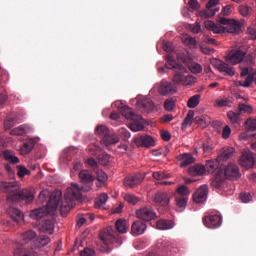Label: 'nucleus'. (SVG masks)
I'll use <instances>...</instances> for the list:
<instances>
[{"label":"nucleus","instance_id":"nucleus-1","mask_svg":"<svg viewBox=\"0 0 256 256\" xmlns=\"http://www.w3.org/2000/svg\"><path fill=\"white\" fill-rule=\"evenodd\" d=\"M0 190L7 194V201L10 203H17L19 201H26L32 203L35 200L32 192L28 189L21 190V184L17 181L0 183Z\"/></svg>","mask_w":256,"mask_h":256},{"label":"nucleus","instance_id":"nucleus-2","mask_svg":"<svg viewBox=\"0 0 256 256\" xmlns=\"http://www.w3.org/2000/svg\"><path fill=\"white\" fill-rule=\"evenodd\" d=\"M78 179H80L81 183L85 186H79L78 184H73L68 189H66L65 200L72 202L74 200H81L82 192L91 191L92 186L91 183L94 182L95 177L88 172V170H82L78 173Z\"/></svg>","mask_w":256,"mask_h":256},{"label":"nucleus","instance_id":"nucleus-3","mask_svg":"<svg viewBox=\"0 0 256 256\" xmlns=\"http://www.w3.org/2000/svg\"><path fill=\"white\" fill-rule=\"evenodd\" d=\"M61 197V191L56 190L52 192V194H50L49 201L48 204H46V207H41L37 208L36 210H32V212H30V217L33 220H40L43 217L54 213L59 207Z\"/></svg>","mask_w":256,"mask_h":256},{"label":"nucleus","instance_id":"nucleus-4","mask_svg":"<svg viewBox=\"0 0 256 256\" xmlns=\"http://www.w3.org/2000/svg\"><path fill=\"white\" fill-rule=\"evenodd\" d=\"M118 109L125 119L132 121L130 124V129H146V127L155 129V127H157L154 122L147 121L143 119V117L136 115V113L133 112V109H131L129 106H121Z\"/></svg>","mask_w":256,"mask_h":256},{"label":"nucleus","instance_id":"nucleus-5","mask_svg":"<svg viewBox=\"0 0 256 256\" xmlns=\"http://www.w3.org/2000/svg\"><path fill=\"white\" fill-rule=\"evenodd\" d=\"M37 236L36 232L33 230H28L21 236V242L15 244L14 246V256H35V253H33L31 250L27 251L22 246L25 244H28L30 241L35 239Z\"/></svg>","mask_w":256,"mask_h":256},{"label":"nucleus","instance_id":"nucleus-6","mask_svg":"<svg viewBox=\"0 0 256 256\" xmlns=\"http://www.w3.org/2000/svg\"><path fill=\"white\" fill-rule=\"evenodd\" d=\"M186 71H178L173 77L174 85H183L184 87H191L197 83V77L193 75H185Z\"/></svg>","mask_w":256,"mask_h":256},{"label":"nucleus","instance_id":"nucleus-7","mask_svg":"<svg viewBox=\"0 0 256 256\" xmlns=\"http://www.w3.org/2000/svg\"><path fill=\"white\" fill-rule=\"evenodd\" d=\"M100 239L105 245L122 243V240L120 239L118 233H116L111 227L100 233Z\"/></svg>","mask_w":256,"mask_h":256},{"label":"nucleus","instance_id":"nucleus-8","mask_svg":"<svg viewBox=\"0 0 256 256\" xmlns=\"http://www.w3.org/2000/svg\"><path fill=\"white\" fill-rule=\"evenodd\" d=\"M178 61H182L188 66L189 71L193 73V75H199L202 73L203 66L197 62H194L191 57H186L185 54H178L177 55Z\"/></svg>","mask_w":256,"mask_h":256},{"label":"nucleus","instance_id":"nucleus-9","mask_svg":"<svg viewBox=\"0 0 256 256\" xmlns=\"http://www.w3.org/2000/svg\"><path fill=\"white\" fill-rule=\"evenodd\" d=\"M211 65H213V67H215V69H217L220 73H224L229 77H234L235 75V68L231 67L229 62L226 63L222 60L213 58L211 60Z\"/></svg>","mask_w":256,"mask_h":256},{"label":"nucleus","instance_id":"nucleus-10","mask_svg":"<svg viewBox=\"0 0 256 256\" xmlns=\"http://www.w3.org/2000/svg\"><path fill=\"white\" fill-rule=\"evenodd\" d=\"M245 55H247V53L243 52L241 49L232 50L225 56V61L229 63V65H239V63H243L245 60Z\"/></svg>","mask_w":256,"mask_h":256},{"label":"nucleus","instance_id":"nucleus-11","mask_svg":"<svg viewBox=\"0 0 256 256\" xmlns=\"http://www.w3.org/2000/svg\"><path fill=\"white\" fill-rule=\"evenodd\" d=\"M240 77H246L245 81H235V87H244L245 89L251 87L253 81H255V76L249 73V67H241Z\"/></svg>","mask_w":256,"mask_h":256},{"label":"nucleus","instance_id":"nucleus-12","mask_svg":"<svg viewBox=\"0 0 256 256\" xmlns=\"http://www.w3.org/2000/svg\"><path fill=\"white\" fill-rule=\"evenodd\" d=\"M220 23L225 25V33H231L232 35H239L241 33V23L239 21L223 18L220 20Z\"/></svg>","mask_w":256,"mask_h":256},{"label":"nucleus","instance_id":"nucleus-13","mask_svg":"<svg viewBox=\"0 0 256 256\" xmlns=\"http://www.w3.org/2000/svg\"><path fill=\"white\" fill-rule=\"evenodd\" d=\"M23 144L21 145V148L19 149V152L21 153V155L23 156H27L29 153H31L33 151V149L35 148V146L40 142V138L39 137H28L26 139H23Z\"/></svg>","mask_w":256,"mask_h":256},{"label":"nucleus","instance_id":"nucleus-14","mask_svg":"<svg viewBox=\"0 0 256 256\" xmlns=\"http://www.w3.org/2000/svg\"><path fill=\"white\" fill-rule=\"evenodd\" d=\"M217 5H219V0H209L206 10L199 12V17H202V19H211L219 11V8H213L217 7Z\"/></svg>","mask_w":256,"mask_h":256},{"label":"nucleus","instance_id":"nucleus-15","mask_svg":"<svg viewBox=\"0 0 256 256\" xmlns=\"http://www.w3.org/2000/svg\"><path fill=\"white\" fill-rule=\"evenodd\" d=\"M136 217L144 222H150L157 218V213L152 208L144 207L136 211Z\"/></svg>","mask_w":256,"mask_h":256},{"label":"nucleus","instance_id":"nucleus-16","mask_svg":"<svg viewBox=\"0 0 256 256\" xmlns=\"http://www.w3.org/2000/svg\"><path fill=\"white\" fill-rule=\"evenodd\" d=\"M154 203L164 209L169 207L170 195L168 192L159 190L154 195Z\"/></svg>","mask_w":256,"mask_h":256},{"label":"nucleus","instance_id":"nucleus-17","mask_svg":"<svg viewBox=\"0 0 256 256\" xmlns=\"http://www.w3.org/2000/svg\"><path fill=\"white\" fill-rule=\"evenodd\" d=\"M202 222L209 229H217L221 227L222 219L220 215H207L203 217Z\"/></svg>","mask_w":256,"mask_h":256},{"label":"nucleus","instance_id":"nucleus-18","mask_svg":"<svg viewBox=\"0 0 256 256\" xmlns=\"http://www.w3.org/2000/svg\"><path fill=\"white\" fill-rule=\"evenodd\" d=\"M211 187L213 189L221 190V191H228L229 184L227 180L220 174H215L213 178H211Z\"/></svg>","mask_w":256,"mask_h":256},{"label":"nucleus","instance_id":"nucleus-19","mask_svg":"<svg viewBox=\"0 0 256 256\" xmlns=\"http://www.w3.org/2000/svg\"><path fill=\"white\" fill-rule=\"evenodd\" d=\"M223 174L225 175L226 179L229 180H237L241 177L239 166L234 163H230L228 166H226Z\"/></svg>","mask_w":256,"mask_h":256},{"label":"nucleus","instance_id":"nucleus-20","mask_svg":"<svg viewBox=\"0 0 256 256\" xmlns=\"http://www.w3.org/2000/svg\"><path fill=\"white\" fill-rule=\"evenodd\" d=\"M254 164H255V158L253 157L251 151H248V150L242 151V154L240 157L241 167L250 169V168H253Z\"/></svg>","mask_w":256,"mask_h":256},{"label":"nucleus","instance_id":"nucleus-21","mask_svg":"<svg viewBox=\"0 0 256 256\" xmlns=\"http://www.w3.org/2000/svg\"><path fill=\"white\" fill-rule=\"evenodd\" d=\"M135 145L138 147L151 148V147H155L156 140L154 139L153 136L142 135L135 139Z\"/></svg>","mask_w":256,"mask_h":256},{"label":"nucleus","instance_id":"nucleus-22","mask_svg":"<svg viewBox=\"0 0 256 256\" xmlns=\"http://www.w3.org/2000/svg\"><path fill=\"white\" fill-rule=\"evenodd\" d=\"M143 179H145L143 174H135L124 178L123 184L127 188L133 189L135 186L141 184Z\"/></svg>","mask_w":256,"mask_h":256},{"label":"nucleus","instance_id":"nucleus-23","mask_svg":"<svg viewBox=\"0 0 256 256\" xmlns=\"http://www.w3.org/2000/svg\"><path fill=\"white\" fill-rule=\"evenodd\" d=\"M108 130H102V129H98L96 130L97 134L103 133V143L105 146H110V145H115L120 141V138L118 135L116 134H108L107 133Z\"/></svg>","mask_w":256,"mask_h":256},{"label":"nucleus","instance_id":"nucleus-24","mask_svg":"<svg viewBox=\"0 0 256 256\" xmlns=\"http://www.w3.org/2000/svg\"><path fill=\"white\" fill-rule=\"evenodd\" d=\"M166 67L168 69H171L172 71H175L177 73L178 71H187V68L183 66V64L177 63V60H175V57L171 55L166 56Z\"/></svg>","mask_w":256,"mask_h":256},{"label":"nucleus","instance_id":"nucleus-25","mask_svg":"<svg viewBox=\"0 0 256 256\" xmlns=\"http://www.w3.org/2000/svg\"><path fill=\"white\" fill-rule=\"evenodd\" d=\"M204 26L207 31H212V33H216L218 35L225 33V26H223L221 22L219 24H216L211 20H206L204 22Z\"/></svg>","mask_w":256,"mask_h":256},{"label":"nucleus","instance_id":"nucleus-26","mask_svg":"<svg viewBox=\"0 0 256 256\" xmlns=\"http://www.w3.org/2000/svg\"><path fill=\"white\" fill-rule=\"evenodd\" d=\"M137 108L142 111V113H151L155 109V103L150 98H145L141 101H138Z\"/></svg>","mask_w":256,"mask_h":256},{"label":"nucleus","instance_id":"nucleus-27","mask_svg":"<svg viewBox=\"0 0 256 256\" xmlns=\"http://www.w3.org/2000/svg\"><path fill=\"white\" fill-rule=\"evenodd\" d=\"M208 196V186H201L199 189H197V192L193 195V200L196 203H203L206 201V198Z\"/></svg>","mask_w":256,"mask_h":256},{"label":"nucleus","instance_id":"nucleus-28","mask_svg":"<svg viewBox=\"0 0 256 256\" xmlns=\"http://www.w3.org/2000/svg\"><path fill=\"white\" fill-rule=\"evenodd\" d=\"M158 93H160V95H173V93H175V89H173V84H171V82H167V81H163L157 88Z\"/></svg>","mask_w":256,"mask_h":256},{"label":"nucleus","instance_id":"nucleus-29","mask_svg":"<svg viewBox=\"0 0 256 256\" xmlns=\"http://www.w3.org/2000/svg\"><path fill=\"white\" fill-rule=\"evenodd\" d=\"M235 153V148H223L217 157L219 162H227L228 159H231L233 154Z\"/></svg>","mask_w":256,"mask_h":256},{"label":"nucleus","instance_id":"nucleus-30","mask_svg":"<svg viewBox=\"0 0 256 256\" xmlns=\"http://www.w3.org/2000/svg\"><path fill=\"white\" fill-rule=\"evenodd\" d=\"M146 229H147V225L144 222L135 221L134 224H132L131 232H132V235L138 236L145 233Z\"/></svg>","mask_w":256,"mask_h":256},{"label":"nucleus","instance_id":"nucleus-31","mask_svg":"<svg viewBox=\"0 0 256 256\" xmlns=\"http://www.w3.org/2000/svg\"><path fill=\"white\" fill-rule=\"evenodd\" d=\"M55 230V222L53 220H45L40 224V231L45 234L52 235Z\"/></svg>","mask_w":256,"mask_h":256},{"label":"nucleus","instance_id":"nucleus-32","mask_svg":"<svg viewBox=\"0 0 256 256\" xmlns=\"http://www.w3.org/2000/svg\"><path fill=\"white\" fill-rule=\"evenodd\" d=\"M180 162V167L185 168L186 166L193 164L196 159L192 156V154H181L176 157Z\"/></svg>","mask_w":256,"mask_h":256},{"label":"nucleus","instance_id":"nucleus-33","mask_svg":"<svg viewBox=\"0 0 256 256\" xmlns=\"http://www.w3.org/2000/svg\"><path fill=\"white\" fill-rule=\"evenodd\" d=\"M7 214H9L11 219H13V221L16 223H20V221H22V219L24 218V214H22L19 209L14 207H10L9 209H7Z\"/></svg>","mask_w":256,"mask_h":256},{"label":"nucleus","instance_id":"nucleus-34","mask_svg":"<svg viewBox=\"0 0 256 256\" xmlns=\"http://www.w3.org/2000/svg\"><path fill=\"white\" fill-rule=\"evenodd\" d=\"M181 40L186 47H189V49H197V40L193 36L189 34H182Z\"/></svg>","mask_w":256,"mask_h":256},{"label":"nucleus","instance_id":"nucleus-35","mask_svg":"<svg viewBox=\"0 0 256 256\" xmlns=\"http://www.w3.org/2000/svg\"><path fill=\"white\" fill-rule=\"evenodd\" d=\"M206 172L205 166H202L200 164H197L195 166H191L188 168V174H190L193 177H200L203 176Z\"/></svg>","mask_w":256,"mask_h":256},{"label":"nucleus","instance_id":"nucleus-36","mask_svg":"<svg viewBox=\"0 0 256 256\" xmlns=\"http://www.w3.org/2000/svg\"><path fill=\"white\" fill-rule=\"evenodd\" d=\"M115 228L117 232L120 234H126L129 230V226L127 225V221L124 219H119L115 222Z\"/></svg>","mask_w":256,"mask_h":256},{"label":"nucleus","instance_id":"nucleus-37","mask_svg":"<svg viewBox=\"0 0 256 256\" xmlns=\"http://www.w3.org/2000/svg\"><path fill=\"white\" fill-rule=\"evenodd\" d=\"M2 155H3V159H5L7 162L13 165H16L20 162V159L14 156L12 151H9V150L3 151Z\"/></svg>","mask_w":256,"mask_h":256},{"label":"nucleus","instance_id":"nucleus-38","mask_svg":"<svg viewBox=\"0 0 256 256\" xmlns=\"http://www.w3.org/2000/svg\"><path fill=\"white\" fill-rule=\"evenodd\" d=\"M175 197V205L178 208V212H182L185 210L186 206H187V197H178V196H174Z\"/></svg>","mask_w":256,"mask_h":256},{"label":"nucleus","instance_id":"nucleus-39","mask_svg":"<svg viewBox=\"0 0 256 256\" xmlns=\"http://www.w3.org/2000/svg\"><path fill=\"white\" fill-rule=\"evenodd\" d=\"M220 160H207L206 161V165H205V169L207 170V172L209 174H213L214 171L217 170Z\"/></svg>","mask_w":256,"mask_h":256},{"label":"nucleus","instance_id":"nucleus-40","mask_svg":"<svg viewBox=\"0 0 256 256\" xmlns=\"http://www.w3.org/2000/svg\"><path fill=\"white\" fill-rule=\"evenodd\" d=\"M199 103H201V95L196 94L189 98V100L187 102V107L189 109H195V107H197L199 105Z\"/></svg>","mask_w":256,"mask_h":256},{"label":"nucleus","instance_id":"nucleus-41","mask_svg":"<svg viewBox=\"0 0 256 256\" xmlns=\"http://www.w3.org/2000/svg\"><path fill=\"white\" fill-rule=\"evenodd\" d=\"M190 194L189 189L185 186H179L174 193V197H188Z\"/></svg>","mask_w":256,"mask_h":256},{"label":"nucleus","instance_id":"nucleus-42","mask_svg":"<svg viewBox=\"0 0 256 256\" xmlns=\"http://www.w3.org/2000/svg\"><path fill=\"white\" fill-rule=\"evenodd\" d=\"M256 139V130L255 129H248L244 133L240 134V139L248 140V139Z\"/></svg>","mask_w":256,"mask_h":256},{"label":"nucleus","instance_id":"nucleus-43","mask_svg":"<svg viewBox=\"0 0 256 256\" xmlns=\"http://www.w3.org/2000/svg\"><path fill=\"white\" fill-rule=\"evenodd\" d=\"M227 117L229 121L232 123V125H239L240 119H239V113H235L233 111H229L227 113Z\"/></svg>","mask_w":256,"mask_h":256},{"label":"nucleus","instance_id":"nucleus-44","mask_svg":"<svg viewBox=\"0 0 256 256\" xmlns=\"http://www.w3.org/2000/svg\"><path fill=\"white\" fill-rule=\"evenodd\" d=\"M156 228L159 230H168L173 228V225L170 223V221L160 220L156 222Z\"/></svg>","mask_w":256,"mask_h":256},{"label":"nucleus","instance_id":"nucleus-45","mask_svg":"<svg viewBox=\"0 0 256 256\" xmlns=\"http://www.w3.org/2000/svg\"><path fill=\"white\" fill-rule=\"evenodd\" d=\"M107 200H108V195L106 193L101 194L99 198L96 199L95 207L96 208L102 207L104 204H106Z\"/></svg>","mask_w":256,"mask_h":256},{"label":"nucleus","instance_id":"nucleus-46","mask_svg":"<svg viewBox=\"0 0 256 256\" xmlns=\"http://www.w3.org/2000/svg\"><path fill=\"white\" fill-rule=\"evenodd\" d=\"M124 200H126V202L130 205H137V203L139 202V198L131 194L124 195Z\"/></svg>","mask_w":256,"mask_h":256},{"label":"nucleus","instance_id":"nucleus-47","mask_svg":"<svg viewBox=\"0 0 256 256\" xmlns=\"http://www.w3.org/2000/svg\"><path fill=\"white\" fill-rule=\"evenodd\" d=\"M152 178H154L155 180L161 181V180H165V179H169L170 178V174H165L164 172H154L152 173Z\"/></svg>","mask_w":256,"mask_h":256},{"label":"nucleus","instance_id":"nucleus-48","mask_svg":"<svg viewBox=\"0 0 256 256\" xmlns=\"http://www.w3.org/2000/svg\"><path fill=\"white\" fill-rule=\"evenodd\" d=\"M37 242L39 244V247H45L51 242V238L48 236L42 235L37 238Z\"/></svg>","mask_w":256,"mask_h":256},{"label":"nucleus","instance_id":"nucleus-49","mask_svg":"<svg viewBox=\"0 0 256 256\" xmlns=\"http://www.w3.org/2000/svg\"><path fill=\"white\" fill-rule=\"evenodd\" d=\"M96 175H97V181H99V183H106L108 177L105 172H103L102 170H97Z\"/></svg>","mask_w":256,"mask_h":256},{"label":"nucleus","instance_id":"nucleus-50","mask_svg":"<svg viewBox=\"0 0 256 256\" xmlns=\"http://www.w3.org/2000/svg\"><path fill=\"white\" fill-rule=\"evenodd\" d=\"M239 11L242 17H249L251 15V7L249 6H240Z\"/></svg>","mask_w":256,"mask_h":256},{"label":"nucleus","instance_id":"nucleus-51","mask_svg":"<svg viewBox=\"0 0 256 256\" xmlns=\"http://www.w3.org/2000/svg\"><path fill=\"white\" fill-rule=\"evenodd\" d=\"M9 134L11 136H17V137H21L24 136L25 134H27V130H23V129H11Z\"/></svg>","mask_w":256,"mask_h":256},{"label":"nucleus","instance_id":"nucleus-52","mask_svg":"<svg viewBox=\"0 0 256 256\" xmlns=\"http://www.w3.org/2000/svg\"><path fill=\"white\" fill-rule=\"evenodd\" d=\"M164 109L166 111H172L173 109H175V101L173 99L166 100L164 103Z\"/></svg>","mask_w":256,"mask_h":256},{"label":"nucleus","instance_id":"nucleus-53","mask_svg":"<svg viewBox=\"0 0 256 256\" xmlns=\"http://www.w3.org/2000/svg\"><path fill=\"white\" fill-rule=\"evenodd\" d=\"M28 174H30V172L27 168H25L24 166H18L17 175H18L19 178H24Z\"/></svg>","mask_w":256,"mask_h":256},{"label":"nucleus","instance_id":"nucleus-54","mask_svg":"<svg viewBox=\"0 0 256 256\" xmlns=\"http://www.w3.org/2000/svg\"><path fill=\"white\" fill-rule=\"evenodd\" d=\"M162 48L163 51H166V53H173V51H175V47L171 42H164Z\"/></svg>","mask_w":256,"mask_h":256},{"label":"nucleus","instance_id":"nucleus-55","mask_svg":"<svg viewBox=\"0 0 256 256\" xmlns=\"http://www.w3.org/2000/svg\"><path fill=\"white\" fill-rule=\"evenodd\" d=\"M239 111L243 113H253V107L247 104H240Z\"/></svg>","mask_w":256,"mask_h":256},{"label":"nucleus","instance_id":"nucleus-56","mask_svg":"<svg viewBox=\"0 0 256 256\" xmlns=\"http://www.w3.org/2000/svg\"><path fill=\"white\" fill-rule=\"evenodd\" d=\"M102 149L99 147V145H93L90 146L88 148V152L92 155V156H98V153L101 151Z\"/></svg>","mask_w":256,"mask_h":256},{"label":"nucleus","instance_id":"nucleus-57","mask_svg":"<svg viewBox=\"0 0 256 256\" xmlns=\"http://www.w3.org/2000/svg\"><path fill=\"white\" fill-rule=\"evenodd\" d=\"M189 29L194 34L201 33V23L200 22H196V24H191Z\"/></svg>","mask_w":256,"mask_h":256},{"label":"nucleus","instance_id":"nucleus-58","mask_svg":"<svg viewBox=\"0 0 256 256\" xmlns=\"http://www.w3.org/2000/svg\"><path fill=\"white\" fill-rule=\"evenodd\" d=\"M199 49L204 55H211V53H215L214 49H211L209 47H204L203 44L199 45Z\"/></svg>","mask_w":256,"mask_h":256},{"label":"nucleus","instance_id":"nucleus-59","mask_svg":"<svg viewBox=\"0 0 256 256\" xmlns=\"http://www.w3.org/2000/svg\"><path fill=\"white\" fill-rule=\"evenodd\" d=\"M160 138H162L163 141H170L171 134L167 130H160Z\"/></svg>","mask_w":256,"mask_h":256},{"label":"nucleus","instance_id":"nucleus-60","mask_svg":"<svg viewBox=\"0 0 256 256\" xmlns=\"http://www.w3.org/2000/svg\"><path fill=\"white\" fill-rule=\"evenodd\" d=\"M188 5L190 9H194V11H197V9H201V5L199 4V1L197 0H190L188 2Z\"/></svg>","mask_w":256,"mask_h":256},{"label":"nucleus","instance_id":"nucleus-61","mask_svg":"<svg viewBox=\"0 0 256 256\" xmlns=\"http://www.w3.org/2000/svg\"><path fill=\"white\" fill-rule=\"evenodd\" d=\"M246 127L248 129H256V119L255 118H249L246 120Z\"/></svg>","mask_w":256,"mask_h":256},{"label":"nucleus","instance_id":"nucleus-62","mask_svg":"<svg viewBox=\"0 0 256 256\" xmlns=\"http://www.w3.org/2000/svg\"><path fill=\"white\" fill-rule=\"evenodd\" d=\"M94 255H95V250L91 248H84V250L80 252V256H94Z\"/></svg>","mask_w":256,"mask_h":256},{"label":"nucleus","instance_id":"nucleus-63","mask_svg":"<svg viewBox=\"0 0 256 256\" xmlns=\"http://www.w3.org/2000/svg\"><path fill=\"white\" fill-rule=\"evenodd\" d=\"M240 199L242 203H249L251 201V195L249 193H241Z\"/></svg>","mask_w":256,"mask_h":256},{"label":"nucleus","instance_id":"nucleus-64","mask_svg":"<svg viewBox=\"0 0 256 256\" xmlns=\"http://www.w3.org/2000/svg\"><path fill=\"white\" fill-rule=\"evenodd\" d=\"M100 162H101V165L107 166L108 163L110 162V155L103 154V156L100 157Z\"/></svg>","mask_w":256,"mask_h":256}]
</instances>
